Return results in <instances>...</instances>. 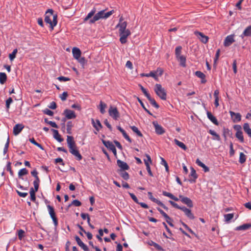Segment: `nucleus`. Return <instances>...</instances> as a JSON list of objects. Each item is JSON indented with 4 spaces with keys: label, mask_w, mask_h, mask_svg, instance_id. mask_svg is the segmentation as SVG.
<instances>
[{
    "label": "nucleus",
    "mask_w": 251,
    "mask_h": 251,
    "mask_svg": "<svg viewBox=\"0 0 251 251\" xmlns=\"http://www.w3.org/2000/svg\"><path fill=\"white\" fill-rule=\"evenodd\" d=\"M67 143L70 152L74 155L76 158L77 160H81L82 158V156L77 149L76 144L74 141V137L71 136H67Z\"/></svg>",
    "instance_id": "obj_1"
},
{
    "label": "nucleus",
    "mask_w": 251,
    "mask_h": 251,
    "mask_svg": "<svg viewBox=\"0 0 251 251\" xmlns=\"http://www.w3.org/2000/svg\"><path fill=\"white\" fill-rule=\"evenodd\" d=\"M57 16L56 14H53V11L52 9H48L46 12L45 15V22L49 24L51 29L57 25Z\"/></svg>",
    "instance_id": "obj_2"
},
{
    "label": "nucleus",
    "mask_w": 251,
    "mask_h": 251,
    "mask_svg": "<svg viewBox=\"0 0 251 251\" xmlns=\"http://www.w3.org/2000/svg\"><path fill=\"white\" fill-rule=\"evenodd\" d=\"M114 13V10L105 12L104 10H101L97 13L93 18L89 21L90 24H93L100 19H107Z\"/></svg>",
    "instance_id": "obj_3"
},
{
    "label": "nucleus",
    "mask_w": 251,
    "mask_h": 251,
    "mask_svg": "<svg viewBox=\"0 0 251 251\" xmlns=\"http://www.w3.org/2000/svg\"><path fill=\"white\" fill-rule=\"evenodd\" d=\"M154 90L156 94L163 100H166L167 94L165 90L160 84H156L154 86Z\"/></svg>",
    "instance_id": "obj_4"
},
{
    "label": "nucleus",
    "mask_w": 251,
    "mask_h": 251,
    "mask_svg": "<svg viewBox=\"0 0 251 251\" xmlns=\"http://www.w3.org/2000/svg\"><path fill=\"white\" fill-rule=\"evenodd\" d=\"M47 207L50 217L53 221L54 226L55 227H56L58 226V219L56 216L55 212L54 211V209L53 206L50 205H47Z\"/></svg>",
    "instance_id": "obj_5"
},
{
    "label": "nucleus",
    "mask_w": 251,
    "mask_h": 251,
    "mask_svg": "<svg viewBox=\"0 0 251 251\" xmlns=\"http://www.w3.org/2000/svg\"><path fill=\"white\" fill-rule=\"evenodd\" d=\"M119 35L120 36V41L122 44H125L126 41V38L128 36L131 34V32L129 29L125 31L119 32Z\"/></svg>",
    "instance_id": "obj_6"
},
{
    "label": "nucleus",
    "mask_w": 251,
    "mask_h": 251,
    "mask_svg": "<svg viewBox=\"0 0 251 251\" xmlns=\"http://www.w3.org/2000/svg\"><path fill=\"white\" fill-rule=\"evenodd\" d=\"M109 115L114 120H117L120 117V114L116 107L110 106L108 110Z\"/></svg>",
    "instance_id": "obj_7"
},
{
    "label": "nucleus",
    "mask_w": 251,
    "mask_h": 251,
    "mask_svg": "<svg viewBox=\"0 0 251 251\" xmlns=\"http://www.w3.org/2000/svg\"><path fill=\"white\" fill-rule=\"evenodd\" d=\"M102 143L104 144V145L108 149H109L110 151H112V152L114 153L115 156H116L117 155V151L116 148L114 144L112 143V142L109 141H105L102 140Z\"/></svg>",
    "instance_id": "obj_8"
},
{
    "label": "nucleus",
    "mask_w": 251,
    "mask_h": 251,
    "mask_svg": "<svg viewBox=\"0 0 251 251\" xmlns=\"http://www.w3.org/2000/svg\"><path fill=\"white\" fill-rule=\"evenodd\" d=\"M152 125L154 127L155 131L157 134L162 135L165 132V129L161 125L158 124L157 122L153 121Z\"/></svg>",
    "instance_id": "obj_9"
},
{
    "label": "nucleus",
    "mask_w": 251,
    "mask_h": 251,
    "mask_svg": "<svg viewBox=\"0 0 251 251\" xmlns=\"http://www.w3.org/2000/svg\"><path fill=\"white\" fill-rule=\"evenodd\" d=\"M234 42V34L229 35L225 38L224 45L225 47H229Z\"/></svg>",
    "instance_id": "obj_10"
},
{
    "label": "nucleus",
    "mask_w": 251,
    "mask_h": 251,
    "mask_svg": "<svg viewBox=\"0 0 251 251\" xmlns=\"http://www.w3.org/2000/svg\"><path fill=\"white\" fill-rule=\"evenodd\" d=\"M179 198L181 202L187 205V206L189 207H192L193 206V202L190 198L186 197H184L182 195H179Z\"/></svg>",
    "instance_id": "obj_11"
},
{
    "label": "nucleus",
    "mask_w": 251,
    "mask_h": 251,
    "mask_svg": "<svg viewBox=\"0 0 251 251\" xmlns=\"http://www.w3.org/2000/svg\"><path fill=\"white\" fill-rule=\"evenodd\" d=\"M233 123H237L241 121V115L239 113H235L232 111L229 112Z\"/></svg>",
    "instance_id": "obj_12"
},
{
    "label": "nucleus",
    "mask_w": 251,
    "mask_h": 251,
    "mask_svg": "<svg viewBox=\"0 0 251 251\" xmlns=\"http://www.w3.org/2000/svg\"><path fill=\"white\" fill-rule=\"evenodd\" d=\"M127 25L126 22H123V19L120 18L119 23L116 25V27L119 28V32L127 30Z\"/></svg>",
    "instance_id": "obj_13"
},
{
    "label": "nucleus",
    "mask_w": 251,
    "mask_h": 251,
    "mask_svg": "<svg viewBox=\"0 0 251 251\" xmlns=\"http://www.w3.org/2000/svg\"><path fill=\"white\" fill-rule=\"evenodd\" d=\"M63 114L68 119H75L76 117L75 112L70 109H65Z\"/></svg>",
    "instance_id": "obj_14"
},
{
    "label": "nucleus",
    "mask_w": 251,
    "mask_h": 251,
    "mask_svg": "<svg viewBox=\"0 0 251 251\" xmlns=\"http://www.w3.org/2000/svg\"><path fill=\"white\" fill-rule=\"evenodd\" d=\"M91 123L93 126L95 128L96 130L99 131L100 129L102 127V126L99 120H95L94 119H91Z\"/></svg>",
    "instance_id": "obj_15"
},
{
    "label": "nucleus",
    "mask_w": 251,
    "mask_h": 251,
    "mask_svg": "<svg viewBox=\"0 0 251 251\" xmlns=\"http://www.w3.org/2000/svg\"><path fill=\"white\" fill-rule=\"evenodd\" d=\"M118 166L120 168V170H128L129 169V167L125 162H124L120 159L117 161Z\"/></svg>",
    "instance_id": "obj_16"
},
{
    "label": "nucleus",
    "mask_w": 251,
    "mask_h": 251,
    "mask_svg": "<svg viewBox=\"0 0 251 251\" xmlns=\"http://www.w3.org/2000/svg\"><path fill=\"white\" fill-rule=\"evenodd\" d=\"M195 34L196 35H199L200 36L199 39L202 43L206 44L208 42L209 39L208 37L204 35L202 32L195 31Z\"/></svg>",
    "instance_id": "obj_17"
},
{
    "label": "nucleus",
    "mask_w": 251,
    "mask_h": 251,
    "mask_svg": "<svg viewBox=\"0 0 251 251\" xmlns=\"http://www.w3.org/2000/svg\"><path fill=\"white\" fill-rule=\"evenodd\" d=\"M251 36V25L247 26L243 32L240 35V37L242 39H244L245 37H250Z\"/></svg>",
    "instance_id": "obj_18"
},
{
    "label": "nucleus",
    "mask_w": 251,
    "mask_h": 251,
    "mask_svg": "<svg viewBox=\"0 0 251 251\" xmlns=\"http://www.w3.org/2000/svg\"><path fill=\"white\" fill-rule=\"evenodd\" d=\"M24 127L23 124H16L13 127V134L15 135H18Z\"/></svg>",
    "instance_id": "obj_19"
},
{
    "label": "nucleus",
    "mask_w": 251,
    "mask_h": 251,
    "mask_svg": "<svg viewBox=\"0 0 251 251\" xmlns=\"http://www.w3.org/2000/svg\"><path fill=\"white\" fill-rule=\"evenodd\" d=\"M72 53L74 58L75 59H77L81 56V51L79 48L74 47L72 49Z\"/></svg>",
    "instance_id": "obj_20"
},
{
    "label": "nucleus",
    "mask_w": 251,
    "mask_h": 251,
    "mask_svg": "<svg viewBox=\"0 0 251 251\" xmlns=\"http://www.w3.org/2000/svg\"><path fill=\"white\" fill-rule=\"evenodd\" d=\"M75 241H76L77 244L84 251H88L89 249L88 247L84 244L82 241L80 240L79 237L77 236L75 237Z\"/></svg>",
    "instance_id": "obj_21"
},
{
    "label": "nucleus",
    "mask_w": 251,
    "mask_h": 251,
    "mask_svg": "<svg viewBox=\"0 0 251 251\" xmlns=\"http://www.w3.org/2000/svg\"><path fill=\"white\" fill-rule=\"evenodd\" d=\"M190 169L191 173L189 176L190 177H192V178L190 179L189 180V181L191 183H195L196 182L197 178H198V175L196 173L195 170L193 167H191Z\"/></svg>",
    "instance_id": "obj_22"
},
{
    "label": "nucleus",
    "mask_w": 251,
    "mask_h": 251,
    "mask_svg": "<svg viewBox=\"0 0 251 251\" xmlns=\"http://www.w3.org/2000/svg\"><path fill=\"white\" fill-rule=\"evenodd\" d=\"M206 114L207 118L211 122H212L214 124H215L216 126L219 125V123L216 118L215 116H214L210 112L207 111Z\"/></svg>",
    "instance_id": "obj_23"
},
{
    "label": "nucleus",
    "mask_w": 251,
    "mask_h": 251,
    "mask_svg": "<svg viewBox=\"0 0 251 251\" xmlns=\"http://www.w3.org/2000/svg\"><path fill=\"white\" fill-rule=\"evenodd\" d=\"M117 128L122 133L123 136L126 140H127L129 143L132 142L131 139L129 137V136L126 134V132L125 131V130L124 129H123L120 126H117Z\"/></svg>",
    "instance_id": "obj_24"
},
{
    "label": "nucleus",
    "mask_w": 251,
    "mask_h": 251,
    "mask_svg": "<svg viewBox=\"0 0 251 251\" xmlns=\"http://www.w3.org/2000/svg\"><path fill=\"white\" fill-rule=\"evenodd\" d=\"M52 131L53 133V137L59 142H62L63 141V139L61 137L58 130L52 129Z\"/></svg>",
    "instance_id": "obj_25"
},
{
    "label": "nucleus",
    "mask_w": 251,
    "mask_h": 251,
    "mask_svg": "<svg viewBox=\"0 0 251 251\" xmlns=\"http://www.w3.org/2000/svg\"><path fill=\"white\" fill-rule=\"evenodd\" d=\"M196 164L202 167L203 169V171L204 172H208L209 171V169L208 167H207L204 163H203L199 159H197L196 161Z\"/></svg>",
    "instance_id": "obj_26"
},
{
    "label": "nucleus",
    "mask_w": 251,
    "mask_h": 251,
    "mask_svg": "<svg viewBox=\"0 0 251 251\" xmlns=\"http://www.w3.org/2000/svg\"><path fill=\"white\" fill-rule=\"evenodd\" d=\"M141 75L142 76H146V77H152L155 80L158 81V77L156 75H155V73H154V72L151 71L150 72L149 74H141Z\"/></svg>",
    "instance_id": "obj_27"
},
{
    "label": "nucleus",
    "mask_w": 251,
    "mask_h": 251,
    "mask_svg": "<svg viewBox=\"0 0 251 251\" xmlns=\"http://www.w3.org/2000/svg\"><path fill=\"white\" fill-rule=\"evenodd\" d=\"M251 227V224H246L237 226L236 230H244L250 228Z\"/></svg>",
    "instance_id": "obj_28"
},
{
    "label": "nucleus",
    "mask_w": 251,
    "mask_h": 251,
    "mask_svg": "<svg viewBox=\"0 0 251 251\" xmlns=\"http://www.w3.org/2000/svg\"><path fill=\"white\" fill-rule=\"evenodd\" d=\"M243 129L244 131L248 134L249 137H251V128L248 123H245L243 125Z\"/></svg>",
    "instance_id": "obj_29"
},
{
    "label": "nucleus",
    "mask_w": 251,
    "mask_h": 251,
    "mask_svg": "<svg viewBox=\"0 0 251 251\" xmlns=\"http://www.w3.org/2000/svg\"><path fill=\"white\" fill-rule=\"evenodd\" d=\"M208 133L214 136L213 138L214 140L220 141L221 138L220 136L214 130L212 129H209L208 130Z\"/></svg>",
    "instance_id": "obj_30"
},
{
    "label": "nucleus",
    "mask_w": 251,
    "mask_h": 251,
    "mask_svg": "<svg viewBox=\"0 0 251 251\" xmlns=\"http://www.w3.org/2000/svg\"><path fill=\"white\" fill-rule=\"evenodd\" d=\"M163 195L165 196L170 198V199L175 201H178L179 200V199L177 197L174 196L172 194L167 192L166 191H163Z\"/></svg>",
    "instance_id": "obj_31"
},
{
    "label": "nucleus",
    "mask_w": 251,
    "mask_h": 251,
    "mask_svg": "<svg viewBox=\"0 0 251 251\" xmlns=\"http://www.w3.org/2000/svg\"><path fill=\"white\" fill-rule=\"evenodd\" d=\"M174 142L176 145H177L178 147H179L180 148L184 150V151L187 150V147L183 143L179 141V140L176 139H174Z\"/></svg>",
    "instance_id": "obj_32"
},
{
    "label": "nucleus",
    "mask_w": 251,
    "mask_h": 251,
    "mask_svg": "<svg viewBox=\"0 0 251 251\" xmlns=\"http://www.w3.org/2000/svg\"><path fill=\"white\" fill-rule=\"evenodd\" d=\"M28 170L25 168L21 169L18 172V176L20 178H22L23 176L26 175L28 174Z\"/></svg>",
    "instance_id": "obj_33"
},
{
    "label": "nucleus",
    "mask_w": 251,
    "mask_h": 251,
    "mask_svg": "<svg viewBox=\"0 0 251 251\" xmlns=\"http://www.w3.org/2000/svg\"><path fill=\"white\" fill-rule=\"evenodd\" d=\"M119 174L125 180H127L129 179V176L128 174L125 171L119 170Z\"/></svg>",
    "instance_id": "obj_34"
},
{
    "label": "nucleus",
    "mask_w": 251,
    "mask_h": 251,
    "mask_svg": "<svg viewBox=\"0 0 251 251\" xmlns=\"http://www.w3.org/2000/svg\"><path fill=\"white\" fill-rule=\"evenodd\" d=\"M7 79V75L5 73L0 72V83L4 84Z\"/></svg>",
    "instance_id": "obj_35"
},
{
    "label": "nucleus",
    "mask_w": 251,
    "mask_h": 251,
    "mask_svg": "<svg viewBox=\"0 0 251 251\" xmlns=\"http://www.w3.org/2000/svg\"><path fill=\"white\" fill-rule=\"evenodd\" d=\"M106 107L107 105L105 103H104L102 101H100V110L101 114H104L105 112V109L106 108Z\"/></svg>",
    "instance_id": "obj_36"
},
{
    "label": "nucleus",
    "mask_w": 251,
    "mask_h": 251,
    "mask_svg": "<svg viewBox=\"0 0 251 251\" xmlns=\"http://www.w3.org/2000/svg\"><path fill=\"white\" fill-rule=\"evenodd\" d=\"M96 9L95 8H93L91 11V12H90L88 15H87V16L84 18V22H86L87 21H88L89 19H90L92 16H93L95 14V13H96Z\"/></svg>",
    "instance_id": "obj_37"
},
{
    "label": "nucleus",
    "mask_w": 251,
    "mask_h": 251,
    "mask_svg": "<svg viewBox=\"0 0 251 251\" xmlns=\"http://www.w3.org/2000/svg\"><path fill=\"white\" fill-rule=\"evenodd\" d=\"M33 188H31L29 191V194L30 195V200L32 201H35L36 200L35 192Z\"/></svg>",
    "instance_id": "obj_38"
},
{
    "label": "nucleus",
    "mask_w": 251,
    "mask_h": 251,
    "mask_svg": "<svg viewBox=\"0 0 251 251\" xmlns=\"http://www.w3.org/2000/svg\"><path fill=\"white\" fill-rule=\"evenodd\" d=\"M148 99V100L150 101L151 104L154 107H155L156 108H158L159 106V105L157 103V102H156V101L153 98H152L151 96L147 98Z\"/></svg>",
    "instance_id": "obj_39"
},
{
    "label": "nucleus",
    "mask_w": 251,
    "mask_h": 251,
    "mask_svg": "<svg viewBox=\"0 0 251 251\" xmlns=\"http://www.w3.org/2000/svg\"><path fill=\"white\" fill-rule=\"evenodd\" d=\"M235 136L241 142H244V139L242 131H236Z\"/></svg>",
    "instance_id": "obj_40"
},
{
    "label": "nucleus",
    "mask_w": 251,
    "mask_h": 251,
    "mask_svg": "<svg viewBox=\"0 0 251 251\" xmlns=\"http://www.w3.org/2000/svg\"><path fill=\"white\" fill-rule=\"evenodd\" d=\"M184 213L186 215V216L190 219H194L195 218L194 215L191 212V210L188 208L185 210Z\"/></svg>",
    "instance_id": "obj_41"
},
{
    "label": "nucleus",
    "mask_w": 251,
    "mask_h": 251,
    "mask_svg": "<svg viewBox=\"0 0 251 251\" xmlns=\"http://www.w3.org/2000/svg\"><path fill=\"white\" fill-rule=\"evenodd\" d=\"M18 52L17 49H14L11 53L9 54V58L11 61H12L16 57V54Z\"/></svg>",
    "instance_id": "obj_42"
},
{
    "label": "nucleus",
    "mask_w": 251,
    "mask_h": 251,
    "mask_svg": "<svg viewBox=\"0 0 251 251\" xmlns=\"http://www.w3.org/2000/svg\"><path fill=\"white\" fill-rule=\"evenodd\" d=\"M177 58L179 59L180 65L183 67L186 66V58L183 56H179Z\"/></svg>",
    "instance_id": "obj_43"
},
{
    "label": "nucleus",
    "mask_w": 251,
    "mask_h": 251,
    "mask_svg": "<svg viewBox=\"0 0 251 251\" xmlns=\"http://www.w3.org/2000/svg\"><path fill=\"white\" fill-rule=\"evenodd\" d=\"M130 128L134 132L137 134L138 136L140 137H142L143 136V134H142L141 131L138 129V128L136 126H131Z\"/></svg>",
    "instance_id": "obj_44"
},
{
    "label": "nucleus",
    "mask_w": 251,
    "mask_h": 251,
    "mask_svg": "<svg viewBox=\"0 0 251 251\" xmlns=\"http://www.w3.org/2000/svg\"><path fill=\"white\" fill-rule=\"evenodd\" d=\"M67 132L68 134H71L72 133L71 130L73 127V124L71 121H69L67 123Z\"/></svg>",
    "instance_id": "obj_45"
},
{
    "label": "nucleus",
    "mask_w": 251,
    "mask_h": 251,
    "mask_svg": "<svg viewBox=\"0 0 251 251\" xmlns=\"http://www.w3.org/2000/svg\"><path fill=\"white\" fill-rule=\"evenodd\" d=\"M246 160V156L243 152H240L239 162L241 164L244 163Z\"/></svg>",
    "instance_id": "obj_46"
},
{
    "label": "nucleus",
    "mask_w": 251,
    "mask_h": 251,
    "mask_svg": "<svg viewBox=\"0 0 251 251\" xmlns=\"http://www.w3.org/2000/svg\"><path fill=\"white\" fill-rule=\"evenodd\" d=\"M29 141L30 142H31V143H32L33 144H34V145H35L36 146L38 147V148H39L40 149H41V150H44L42 146L38 143L33 138H30L29 139Z\"/></svg>",
    "instance_id": "obj_47"
},
{
    "label": "nucleus",
    "mask_w": 251,
    "mask_h": 251,
    "mask_svg": "<svg viewBox=\"0 0 251 251\" xmlns=\"http://www.w3.org/2000/svg\"><path fill=\"white\" fill-rule=\"evenodd\" d=\"M225 221L227 222H229L234 217V215L232 213H229L225 215L224 216Z\"/></svg>",
    "instance_id": "obj_48"
},
{
    "label": "nucleus",
    "mask_w": 251,
    "mask_h": 251,
    "mask_svg": "<svg viewBox=\"0 0 251 251\" xmlns=\"http://www.w3.org/2000/svg\"><path fill=\"white\" fill-rule=\"evenodd\" d=\"M160 159L161 160V164L163 165L165 167L166 171L167 172H168L169 171V166H168V165L167 162L163 157H160Z\"/></svg>",
    "instance_id": "obj_49"
},
{
    "label": "nucleus",
    "mask_w": 251,
    "mask_h": 251,
    "mask_svg": "<svg viewBox=\"0 0 251 251\" xmlns=\"http://www.w3.org/2000/svg\"><path fill=\"white\" fill-rule=\"evenodd\" d=\"M39 183L40 179H35V180L33 181V185L34 187V190H35V191H38L39 186Z\"/></svg>",
    "instance_id": "obj_50"
},
{
    "label": "nucleus",
    "mask_w": 251,
    "mask_h": 251,
    "mask_svg": "<svg viewBox=\"0 0 251 251\" xmlns=\"http://www.w3.org/2000/svg\"><path fill=\"white\" fill-rule=\"evenodd\" d=\"M148 196H149V199L152 201H153L154 202H155L156 203H158V202L160 201L158 200H157L156 199L153 198V196H152V193L151 192H149L148 193Z\"/></svg>",
    "instance_id": "obj_51"
},
{
    "label": "nucleus",
    "mask_w": 251,
    "mask_h": 251,
    "mask_svg": "<svg viewBox=\"0 0 251 251\" xmlns=\"http://www.w3.org/2000/svg\"><path fill=\"white\" fill-rule=\"evenodd\" d=\"M182 48L181 46H178L176 48L175 53L176 56V57H178L180 55L181 51Z\"/></svg>",
    "instance_id": "obj_52"
},
{
    "label": "nucleus",
    "mask_w": 251,
    "mask_h": 251,
    "mask_svg": "<svg viewBox=\"0 0 251 251\" xmlns=\"http://www.w3.org/2000/svg\"><path fill=\"white\" fill-rule=\"evenodd\" d=\"M13 102V100L12 98L9 97L6 100V107L7 110H8L10 108V105L11 103Z\"/></svg>",
    "instance_id": "obj_53"
},
{
    "label": "nucleus",
    "mask_w": 251,
    "mask_h": 251,
    "mask_svg": "<svg viewBox=\"0 0 251 251\" xmlns=\"http://www.w3.org/2000/svg\"><path fill=\"white\" fill-rule=\"evenodd\" d=\"M99 235H97V238L98 239V240L100 242H101L102 241V239L101 238V236H102L103 235V231L102 229H100L99 230Z\"/></svg>",
    "instance_id": "obj_54"
},
{
    "label": "nucleus",
    "mask_w": 251,
    "mask_h": 251,
    "mask_svg": "<svg viewBox=\"0 0 251 251\" xmlns=\"http://www.w3.org/2000/svg\"><path fill=\"white\" fill-rule=\"evenodd\" d=\"M68 96V93L67 92H64L60 96V98L62 101H65L66 100Z\"/></svg>",
    "instance_id": "obj_55"
},
{
    "label": "nucleus",
    "mask_w": 251,
    "mask_h": 251,
    "mask_svg": "<svg viewBox=\"0 0 251 251\" xmlns=\"http://www.w3.org/2000/svg\"><path fill=\"white\" fill-rule=\"evenodd\" d=\"M195 75L197 77L201 79L203 78L204 77H205V75L201 71H196L195 72Z\"/></svg>",
    "instance_id": "obj_56"
},
{
    "label": "nucleus",
    "mask_w": 251,
    "mask_h": 251,
    "mask_svg": "<svg viewBox=\"0 0 251 251\" xmlns=\"http://www.w3.org/2000/svg\"><path fill=\"white\" fill-rule=\"evenodd\" d=\"M128 194L135 202H136V203H139L138 200L137 199V197L134 194L131 193L130 192H128Z\"/></svg>",
    "instance_id": "obj_57"
},
{
    "label": "nucleus",
    "mask_w": 251,
    "mask_h": 251,
    "mask_svg": "<svg viewBox=\"0 0 251 251\" xmlns=\"http://www.w3.org/2000/svg\"><path fill=\"white\" fill-rule=\"evenodd\" d=\"M57 79L60 81H67L70 80V78L63 76H60L57 77Z\"/></svg>",
    "instance_id": "obj_58"
},
{
    "label": "nucleus",
    "mask_w": 251,
    "mask_h": 251,
    "mask_svg": "<svg viewBox=\"0 0 251 251\" xmlns=\"http://www.w3.org/2000/svg\"><path fill=\"white\" fill-rule=\"evenodd\" d=\"M16 192L20 197L22 198H25L28 195L27 193L26 192H21L18 190H16Z\"/></svg>",
    "instance_id": "obj_59"
},
{
    "label": "nucleus",
    "mask_w": 251,
    "mask_h": 251,
    "mask_svg": "<svg viewBox=\"0 0 251 251\" xmlns=\"http://www.w3.org/2000/svg\"><path fill=\"white\" fill-rule=\"evenodd\" d=\"M141 90H142V92L144 94V95L146 96V97L148 98L150 96V95L149 93H148L146 89H145L141 85H140Z\"/></svg>",
    "instance_id": "obj_60"
},
{
    "label": "nucleus",
    "mask_w": 251,
    "mask_h": 251,
    "mask_svg": "<svg viewBox=\"0 0 251 251\" xmlns=\"http://www.w3.org/2000/svg\"><path fill=\"white\" fill-rule=\"evenodd\" d=\"M43 112L44 113L50 116H52L53 115V112L48 108H46L45 110H44Z\"/></svg>",
    "instance_id": "obj_61"
},
{
    "label": "nucleus",
    "mask_w": 251,
    "mask_h": 251,
    "mask_svg": "<svg viewBox=\"0 0 251 251\" xmlns=\"http://www.w3.org/2000/svg\"><path fill=\"white\" fill-rule=\"evenodd\" d=\"M220 51H221L220 49H218L217 50V51H216V53L215 54V58H214V63H216V62L219 59L220 54Z\"/></svg>",
    "instance_id": "obj_62"
},
{
    "label": "nucleus",
    "mask_w": 251,
    "mask_h": 251,
    "mask_svg": "<svg viewBox=\"0 0 251 251\" xmlns=\"http://www.w3.org/2000/svg\"><path fill=\"white\" fill-rule=\"evenodd\" d=\"M78 62L82 65H84L86 63V61L84 57H79V59H76Z\"/></svg>",
    "instance_id": "obj_63"
},
{
    "label": "nucleus",
    "mask_w": 251,
    "mask_h": 251,
    "mask_svg": "<svg viewBox=\"0 0 251 251\" xmlns=\"http://www.w3.org/2000/svg\"><path fill=\"white\" fill-rule=\"evenodd\" d=\"M165 219H166V222L171 226H174V225L173 224H172V220L171 219V218L169 216H167V217H165Z\"/></svg>",
    "instance_id": "obj_64"
}]
</instances>
